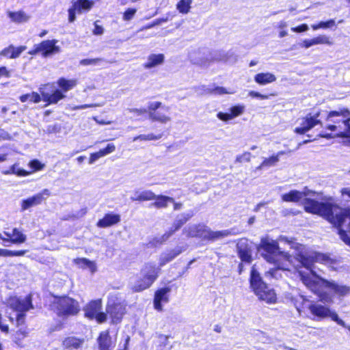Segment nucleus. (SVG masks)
I'll use <instances>...</instances> for the list:
<instances>
[{"label":"nucleus","mask_w":350,"mask_h":350,"mask_svg":"<svg viewBox=\"0 0 350 350\" xmlns=\"http://www.w3.org/2000/svg\"><path fill=\"white\" fill-rule=\"evenodd\" d=\"M327 257L321 254H315L314 256H307L299 254L297 256V261L302 267L310 271V273H305L299 271L302 282L314 293H319L320 289L326 288L332 291L338 297H345L350 294V286L339 284L334 281H328L318 276L312 270L314 261H326Z\"/></svg>","instance_id":"f257e3e1"},{"label":"nucleus","mask_w":350,"mask_h":350,"mask_svg":"<svg viewBox=\"0 0 350 350\" xmlns=\"http://www.w3.org/2000/svg\"><path fill=\"white\" fill-rule=\"evenodd\" d=\"M350 112L348 109L340 111H332L327 115L321 112H317L314 114L309 113L302 120L301 126L296 127L295 132L302 135L321 124V119L325 118L327 121L332 122L327 126V129L331 131H336V135L342 137L350 136Z\"/></svg>","instance_id":"f03ea898"},{"label":"nucleus","mask_w":350,"mask_h":350,"mask_svg":"<svg viewBox=\"0 0 350 350\" xmlns=\"http://www.w3.org/2000/svg\"><path fill=\"white\" fill-rule=\"evenodd\" d=\"M332 198H329L331 200ZM306 212L319 215L326 218L338 228L346 222L350 229V216L342 212L339 206L330 201L319 202L310 198H305L302 200Z\"/></svg>","instance_id":"7ed1b4c3"},{"label":"nucleus","mask_w":350,"mask_h":350,"mask_svg":"<svg viewBox=\"0 0 350 350\" xmlns=\"http://www.w3.org/2000/svg\"><path fill=\"white\" fill-rule=\"evenodd\" d=\"M250 287L255 295L261 301L267 304H273L276 301V293L273 288L264 282L258 271L252 267L250 272Z\"/></svg>","instance_id":"20e7f679"},{"label":"nucleus","mask_w":350,"mask_h":350,"mask_svg":"<svg viewBox=\"0 0 350 350\" xmlns=\"http://www.w3.org/2000/svg\"><path fill=\"white\" fill-rule=\"evenodd\" d=\"M261 256L269 262L276 265L280 257L286 258L287 253L280 251L278 243L268 237H263L257 247Z\"/></svg>","instance_id":"39448f33"},{"label":"nucleus","mask_w":350,"mask_h":350,"mask_svg":"<svg viewBox=\"0 0 350 350\" xmlns=\"http://www.w3.org/2000/svg\"><path fill=\"white\" fill-rule=\"evenodd\" d=\"M159 269L152 264H146L142 269L139 278L131 283V288L135 292L149 288L158 276Z\"/></svg>","instance_id":"423d86ee"},{"label":"nucleus","mask_w":350,"mask_h":350,"mask_svg":"<svg viewBox=\"0 0 350 350\" xmlns=\"http://www.w3.org/2000/svg\"><path fill=\"white\" fill-rule=\"evenodd\" d=\"M53 307L59 317L76 315L80 310L78 301L68 296L55 297Z\"/></svg>","instance_id":"0eeeda50"},{"label":"nucleus","mask_w":350,"mask_h":350,"mask_svg":"<svg viewBox=\"0 0 350 350\" xmlns=\"http://www.w3.org/2000/svg\"><path fill=\"white\" fill-rule=\"evenodd\" d=\"M58 41L57 40H47L41 42L34 46L35 49L29 53L35 55L38 53H42L43 57H48L60 52V47L56 45Z\"/></svg>","instance_id":"6e6552de"},{"label":"nucleus","mask_w":350,"mask_h":350,"mask_svg":"<svg viewBox=\"0 0 350 350\" xmlns=\"http://www.w3.org/2000/svg\"><path fill=\"white\" fill-rule=\"evenodd\" d=\"M309 310L313 315L319 318L324 319L326 317H330L332 320L337 323L338 325L343 327H346L345 321L340 319L335 312L332 311L329 308L321 304H311L309 306Z\"/></svg>","instance_id":"1a4fd4ad"},{"label":"nucleus","mask_w":350,"mask_h":350,"mask_svg":"<svg viewBox=\"0 0 350 350\" xmlns=\"http://www.w3.org/2000/svg\"><path fill=\"white\" fill-rule=\"evenodd\" d=\"M8 304L10 308L18 312V313H25L30 309L33 308L32 297L30 294L24 298L16 296L11 297L8 301Z\"/></svg>","instance_id":"9d476101"},{"label":"nucleus","mask_w":350,"mask_h":350,"mask_svg":"<svg viewBox=\"0 0 350 350\" xmlns=\"http://www.w3.org/2000/svg\"><path fill=\"white\" fill-rule=\"evenodd\" d=\"M94 0H76L72 1V5L68 9L69 22H73L76 19V15L82 12H89L94 5Z\"/></svg>","instance_id":"9b49d317"},{"label":"nucleus","mask_w":350,"mask_h":350,"mask_svg":"<svg viewBox=\"0 0 350 350\" xmlns=\"http://www.w3.org/2000/svg\"><path fill=\"white\" fill-rule=\"evenodd\" d=\"M51 195V192L48 189H43L41 192L31 196L21 201V211H24L31 207L39 205L46 200V197Z\"/></svg>","instance_id":"f8f14e48"},{"label":"nucleus","mask_w":350,"mask_h":350,"mask_svg":"<svg viewBox=\"0 0 350 350\" xmlns=\"http://www.w3.org/2000/svg\"><path fill=\"white\" fill-rule=\"evenodd\" d=\"M209 65L215 62H223L228 64H234L237 62V56L232 51H215L208 52Z\"/></svg>","instance_id":"ddd939ff"},{"label":"nucleus","mask_w":350,"mask_h":350,"mask_svg":"<svg viewBox=\"0 0 350 350\" xmlns=\"http://www.w3.org/2000/svg\"><path fill=\"white\" fill-rule=\"evenodd\" d=\"M190 61L202 67L209 66L208 51L206 49H195L189 53Z\"/></svg>","instance_id":"4468645a"},{"label":"nucleus","mask_w":350,"mask_h":350,"mask_svg":"<svg viewBox=\"0 0 350 350\" xmlns=\"http://www.w3.org/2000/svg\"><path fill=\"white\" fill-rule=\"evenodd\" d=\"M208 227L203 224H191L186 226L183 230V234L188 237H198L205 239Z\"/></svg>","instance_id":"2eb2a0df"},{"label":"nucleus","mask_w":350,"mask_h":350,"mask_svg":"<svg viewBox=\"0 0 350 350\" xmlns=\"http://www.w3.org/2000/svg\"><path fill=\"white\" fill-rule=\"evenodd\" d=\"M171 291L169 286L161 288L155 292L154 297V307L158 311L163 310L162 303H167L169 301L168 294Z\"/></svg>","instance_id":"dca6fc26"},{"label":"nucleus","mask_w":350,"mask_h":350,"mask_svg":"<svg viewBox=\"0 0 350 350\" xmlns=\"http://www.w3.org/2000/svg\"><path fill=\"white\" fill-rule=\"evenodd\" d=\"M107 312L112 319L113 323H118L125 313V308L121 304H108Z\"/></svg>","instance_id":"f3484780"},{"label":"nucleus","mask_w":350,"mask_h":350,"mask_svg":"<svg viewBox=\"0 0 350 350\" xmlns=\"http://www.w3.org/2000/svg\"><path fill=\"white\" fill-rule=\"evenodd\" d=\"M239 257L242 262L250 263L252 260V252L247 240H241L237 245Z\"/></svg>","instance_id":"a211bd4d"},{"label":"nucleus","mask_w":350,"mask_h":350,"mask_svg":"<svg viewBox=\"0 0 350 350\" xmlns=\"http://www.w3.org/2000/svg\"><path fill=\"white\" fill-rule=\"evenodd\" d=\"M237 232L234 229L224 230L219 231H213L208 227L206 233V240L215 241L224 237L235 235Z\"/></svg>","instance_id":"6ab92c4d"},{"label":"nucleus","mask_w":350,"mask_h":350,"mask_svg":"<svg viewBox=\"0 0 350 350\" xmlns=\"http://www.w3.org/2000/svg\"><path fill=\"white\" fill-rule=\"evenodd\" d=\"M165 56L162 53H152L147 57V61L143 64L146 69H151L163 64Z\"/></svg>","instance_id":"aec40b11"},{"label":"nucleus","mask_w":350,"mask_h":350,"mask_svg":"<svg viewBox=\"0 0 350 350\" xmlns=\"http://www.w3.org/2000/svg\"><path fill=\"white\" fill-rule=\"evenodd\" d=\"M4 234L8 237L6 239L7 242L21 244L26 241L27 237L25 234L22 233L18 228H14L12 233L8 232H4Z\"/></svg>","instance_id":"412c9836"},{"label":"nucleus","mask_w":350,"mask_h":350,"mask_svg":"<svg viewBox=\"0 0 350 350\" xmlns=\"http://www.w3.org/2000/svg\"><path fill=\"white\" fill-rule=\"evenodd\" d=\"M120 221V216L118 214L107 213L103 218L99 219L97 222V226L99 228H107L118 224Z\"/></svg>","instance_id":"4be33fe9"},{"label":"nucleus","mask_w":350,"mask_h":350,"mask_svg":"<svg viewBox=\"0 0 350 350\" xmlns=\"http://www.w3.org/2000/svg\"><path fill=\"white\" fill-rule=\"evenodd\" d=\"M162 111H168L169 107L163 106L161 110L156 111L155 112L149 114V119L152 122H159L161 124H165L170 122L171 120V118Z\"/></svg>","instance_id":"5701e85b"},{"label":"nucleus","mask_w":350,"mask_h":350,"mask_svg":"<svg viewBox=\"0 0 350 350\" xmlns=\"http://www.w3.org/2000/svg\"><path fill=\"white\" fill-rule=\"evenodd\" d=\"M101 301L100 299L92 301L85 308V315L86 317L93 319L95 315L101 310Z\"/></svg>","instance_id":"b1692460"},{"label":"nucleus","mask_w":350,"mask_h":350,"mask_svg":"<svg viewBox=\"0 0 350 350\" xmlns=\"http://www.w3.org/2000/svg\"><path fill=\"white\" fill-rule=\"evenodd\" d=\"M155 193L150 190H136L131 197L132 201H150L155 198Z\"/></svg>","instance_id":"393cba45"},{"label":"nucleus","mask_w":350,"mask_h":350,"mask_svg":"<svg viewBox=\"0 0 350 350\" xmlns=\"http://www.w3.org/2000/svg\"><path fill=\"white\" fill-rule=\"evenodd\" d=\"M183 252L180 247H176L166 253H163L159 258V267L164 266L166 263L172 261Z\"/></svg>","instance_id":"a878e982"},{"label":"nucleus","mask_w":350,"mask_h":350,"mask_svg":"<svg viewBox=\"0 0 350 350\" xmlns=\"http://www.w3.org/2000/svg\"><path fill=\"white\" fill-rule=\"evenodd\" d=\"M196 92H198L201 94H213L217 95H222L225 94H233V92H229L224 87H215L214 88H206L205 85H202L196 88Z\"/></svg>","instance_id":"bb28decb"},{"label":"nucleus","mask_w":350,"mask_h":350,"mask_svg":"<svg viewBox=\"0 0 350 350\" xmlns=\"http://www.w3.org/2000/svg\"><path fill=\"white\" fill-rule=\"evenodd\" d=\"M193 213L190 211L187 213H182L178 215L174 220L171 228H173L174 232L178 230L187 221H189L193 216Z\"/></svg>","instance_id":"cd10ccee"},{"label":"nucleus","mask_w":350,"mask_h":350,"mask_svg":"<svg viewBox=\"0 0 350 350\" xmlns=\"http://www.w3.org/2000/svg\"><path fill=\"white\" fill-rule=\"evenodd\" d=\"M99 350H111L112 341L111 336L107 332H103L100 334L98 339Z\"/></svg>","instance_id":"c85d7f7f"},{"label":"nucleus","mask_w":350,"mask_h":350,"mask_svg":"<svg viewBox=\"0 0 350 350\" xmlns=\"http://www.w3.org/2000/svg\"><path fill=\"white\" fill-rule=\"evenodd\" d=\"M42 100L49 104H56L59 100L64 98L65 95L59 90H57L53 93L41 92Z\"/></svg>","instance_id":"c756f323"},{"label":"nucleus","mask_w":350,"mask_h":350,"mask_svg":"<svg viewBox=\"0 0 350 350\" xmlns=\"http://www.w3.org/2000/svg\"><path fill=\"white\" fill-rule=\"evenodd\" d=\"M154 202L151 204L152 206L156 208H165L168 203L174 202V198L164 195H155Z\"/></svg>","instance_id":"7c9ffc66"},{"label":"nucleus","mask_w":350,"mask_h":350,"mask_svg":"<svg viewBox=\"0 0 350 350\" xmlns=\"http://www.w3.org/2000/svg\"><path fill=\"white\" fill-rule=\"evenodd\" d=\"M254 80L258 84L265 85L274 82L276 80V77L270 72H260L254 76Z\"/></svg>","instance_id":"2f4dec72"},{"label":"nucleus","mask_w":350,"mask_h":350,"mask_svg":"<svg viewBox=\"0 0 350 350\" xmlns=\"http://www.w3.org/2000/svg\"><path fill=\"white\" fill-rule=\"evenodd\" d=\"M25 49L26 47L23 46L14 47L13 45H10L1 51V55L14 59L18 57Z\"/></svg>","instance_id":"473e14b6"},{"label":"nucleus","mask_w":350,"mask_h":350,"mask_svg":"<svg viewBox=\"0 0 350 350\" xmlns=\"http://www.w3.org/2000/svg\"><path fill=\"white\" fill-rule=\"evenodd\" d=\"M320 44H331V42H329L328 37L325 36H319L312 39H308L304 40L301 46L303 47L308 49L313 45Z\"/></svg>","instance_id":"72a5a7b5"},{"label":"nucleus","mask_w":350,"mask_h":350,"mask_svg":"<svg viewBox=\"0 0 350 350\" xmlns=\"http://www.w3.org/2000/svg\"><path fill=\"white\" fill-rule=\"evenodd\" d=\"M2 173L5 175L16 174L18 176H26L31 174L24 169L19 168L17 163L12 165L9 170H3Z\"/></svg>","instance_id":"f704fd0d"},{"label":"nucleus","mask_w":350,"mask_h":350,"mask_svg":"<svg viewBox=\"0 0 350 350\" xmlns=\"http://www.w3.org/2000/svg\"><path fill=\"white\" fill-rule=\"evenodd\" d=\"M282 199L284 202H298L302 198L299 191L291 190L288 193L283 194Z\"/></svg>","instance_id":"c9c22d12"},{"label":"nucleus","mask_w":350,"mask_h":350,"mask_svg":"<svg viewBox=\"0 0 350 350\" xmlns=\"http://www.w3.org/2000/svg\"><path fill=\"white\" fill-rule=\"evenodd\" d=\"M83 342V340L75 337H68L63 341V345L67 349H79Z\"/></svg>","instance_id":"e433bc0d"},{"label":"nucleus","mask_w":350,"mask_h":350,"mask_svg":"<svg viewBox=\"0 0 350 350\" xmlns=\"http://www.w3.org/2000/svg\"><path fill=\"white\" fill-rule=\"evenodd\" d=\"M76 263L81 268H88L92 273H94L96 270V264L85 258H78L76 260Z\"/></svg>","instance_id":"4c0bfd02"},{"label":"nucleus","mask_w":350,"mask_h":350,"mask_svg":"<svg viewBox=\"0 0 350 350\" xmlns=\"http://www.w3.org/2000/svg\"><path fill=\"white\" fill-rule=\"evenodd\" d=\"M57 84L64 92H67L73 88L77 85L76 80H67L64 78H60L57 81Z\"/></svg>","instance_id":"58836bf2"},{"label":"nucleus","mask_w":350,"mask_h":350,"mask_svg":"<svg viewBox=\"0 0 350 350\" xmlns=\"http://www.w3.org/2000/svg\"><path fill=\"white\" fill-rule=\"evenodd\" d=\"M8 15L13 22H25L29 18L23 11L9 12Z\"/></svg>","instance_id":"ea45409f"},{"label":"nucleus","mask_w":350,"mask_h":350,"mask_svg":"<svg viewBox=\"0 0 350 350\" xmlns=\"http://www.w3.org/2000/svg\"><path fill=\"white\" fill-rule=\"evenodd\" d=\"M279 161L278 156L273 155L269 158H266L262 163L256 167L257 170H262L265 167H269L274 166Z\"/></svg>","instance_id":"a19ab883"},{"label":"nucleus","mask_w":350,"mask_h":350,"mask_svg":"<svg viewBox=\"0 0 350 350\" xmlns=\"http://www.w3.org/2000/svg\"><path fill=\"white\" fill-rule=\"evenodd\" d=\"M192 1L191 0H180L176 5V8L179 12L187 14L189 12Z\"/></svg>","instance_id":"79ce46f5"},{"label":"nucleus","mask_w":350,"mask_h":350,"mask_svg":"<svg viewBox=\"0 0 350 350\" xmlns=\"http://www.w3.org/2000/svg\"><path fill=\"white\" fill-rule=\"evenodd\" d=\"M28 100H29L35 103H38L41 100V98H40V94L35 92H33L31 94H23L20 96V100L22 103H25Z\"/></svg>","instance_id":"37998d69"},{"label":"nucleus","mask_w":350,"mask_h":350,"mask_svg":"<svg viewBox=\"0 0 350 350\" xmlns=\"http://www.w3.org/2000/svg\"><path fill=\"white\" fill-rule=\"evenodd\" d=\"M103 62L107 63L108 62L103 58L83 59L80 61L79 64L82 66H100Z\"/></svg>","instance_id":"c03bdc74"},{"label":"nucleus","mask_w":350,"mask_h":350,"mask_svg":"<svg viewBox=\"0 0 350 350\" xmlns=\"http://www.w3.org/2000/svg\"><path fill=\"white\" fill-rule=\"evenodd\" d=\"M162 134L154 135L153 133H149L148 135H139L133 138V142H136L137 140L142 141H150V140H157L162 137Z\"/></svg>","instance_id":"a18cd8bd"},{"label":"nucleus","mask_w":350,"mask_h":350,"mask_svg":"<svg viewBox=\"0 0 350 350\" xmlns=\"http://www.w3.org/2000/svg\"><path fill=\"white\" fill-rule=\"evenodd\" d=\"M174 230H173V228H170L168 231H167L165 234H163L161 237H155L154 239V241L156 243L162 244L165 243L168 239L172 236L174 234Z\"/></svg>","instance_id":"49530a36"},{"label":"nucleus","mask_w":350,"mask_h":350,"mask_svg":"<svg viewBox=\"0 0 350 350\" xmlns=\"http://www.w3.org/2000/svg\"><path fill=\"white\" fill-rule=\"evenodd\" d=\"M244 106L242 105H235L230 109V115L232 116V119L237 116H240L244 111Z\"/></svg>","instance_id":"de8ad7c7"},{"label":"nucleus","mask_w":350,"mask_h":350,"mask_svg":"<svg viewBox=\"0 0 350 350\" xmlns=\"http://www.w3.org/2000/svg\"><path fill=\"white\" fill-rule=\"evenodd\" d=\"M163 106H162V103L161 102H159V101H156V102H149L148 103V115L152 113H154L156 111H157V109H159V108H161Z\"/></svg>","instance_id":"09e8293b"},{"label":"nucleus","mask_w":350,"mask_h":350,"mask_svg":"<svg viewBox=\"0 0 350 350\" xmlns=\"http://www.w3.org/2000/svg\"><path fill=\"white\" fill-rule=\"evenodd\" d=\"M29 166L33 170V171H38L42 170L44 165L42 164L40 161H39L38 159H33L31 160L29 163Z\"/></svg>","instance_id":"8fccbe9b"},{"label":"nucleus","mask_w":350,"mask_h":350,"mask_svg":"<svg viewBox=\"0 0 350 350\" xmlns=\"http://www.w3.org/2000/svg\"><path fill=\"white\" fill-rule=\"evenodd\" d=\"M136 9L135 8H128L125 10L123 14V19L124 21H130L133 18L135 14L136 13Z\"/></svg>","instance_id":"3c124183"},{"label":"nucleus","mask_w":350,"mask_h":350,"mask_svg":"<svg viewBox=\"0 0 350 350\" xmlns=\"http://www.w3.org/2000/svg\"><path fill=\"white\" fill-rule=\"evenodd\" d=\"M61 131V126L59 124L48 125L46 127V133L49 134L57 133Z\"/></svg>","instance_id":"603ef678"},{"label":"nucleus","mask_w":350,"mask_h":350,"mask_svg":"<svg viewBox=\"0 0 350 350\" xmlns=\"http://www.w3.org/2000/svg\"><path fill=\"white\" fill-rule=\"evenodd\" d=\"M251 153L249 152H245L243 154L237 155L236 157V162L241 163L243 161L249 162L250 161Z\"/></svg>","instance_id":"864d4df0"},{"label":"nucleus","mask_w":350,"mask_h":350,"mask_svg":"<svg viewBox=\"0 0 350 350\" xmlns=\"http://www.w3.org/2000/svg\"><path fill=\"white\" fill-rule=\"evenodd\" d=\"M338 234L340 235V239L348 245L350 246V237L347 234L346 231L339 228Z\"/></svg>","instance_id":"5fc2aeb1"},{"label":"nucleus","mask_w":350,"mask_h":350,"mask_svg":"<svg viewBox=\"0 0 350 350\" xmlns=\"http://www.w3.org/2000/svg\"><path fill=\"white\" fill-rule=\"evenodd\" d=\"M334 27H335V23H318L317 25H312V29L314 30H316V29H319V28L332 29Z\"/></svg>","instance_id":"6e6d98bb"},{"label":"nucleus","mask_w":350,"mask_h":350,"mask_svg":"<svg viewBox=\"0 0 350 350\" xmlns=\"http://www.w3.org/2000/svg\"><path fill=\"white\" fill-rule=\"evenodd\" d=\"M248 95L252 98H260V99H268L269 98V96H271L272 94L265 95V94H262L258 92L250 91L248 93Z\"/></svg>","instance_id":"4d7b16f0"},{"label":"nucleus","mask_w":350,"mask_h":350,"mask_svg":"<svg viewBox=\"0 0 350 350\" xmlns=\"http://www.w3.org/2000/svg\"><path fill=\"white\" fill-rule=\"evenodd\" d=\"M217 117L224 122H227L230 120L232 119V116L230 115V113H224V112H219L217 114Z\"/></svg>","instance_id":"13d9d810"},{"label":"nucleus","mask_w":350,"mask_h":350,"mask_svg":"<svg viewBox=\"0 0 350 350\" xmlns=\"http://www.w3.org/2000/svg\"><path fill=\"white\" fill-rule=\"evenodd\" d=\"M26 314L24 312L18 313L16 315V325L20 326L25 323Z\"/></svg>","instance_id":"bf43d9fd"},{"label":"nucleus","mask_w":350,"mask_h":350,"mask_svg":"<svg viewBox=\"0 0 350 350\" xmlns=\"http://www.w3.org/2000/svg\"><path fill=\"white\" fill-rule=\"evenodd\" d=\"M321 288L320 289L319 293H316L317 295H319L321 301L324 303H332V298L329 295H327L326 293L321 294Z\"/></svg>","instance_id":"052dcab7"},{"label":"nucleus","mask_w":350,"mask_h":350,"mask_svg":"<svg viewBox=\"0 0 350 350\" xmlns=\"http://www.w3.org/2000/svg\"><path fill=\"white\" fill-rule=\"evenodd\" d=\"M127 110L131 113H136L137 116H141V115L146 113L148 112L147 109L145 108H143V109L129 108Z\"/></svg>","instance_id":"680f3d73"},{"label":"nucleus","mask_w":350,"mask_h":350,"mask_svg":"<svg viewBox=\"0 0 350 350\" xmlns=\"http://www.w3.org/2000/svg\"><path fill=\"white\" fill-rule=\"evenodd\" d=\"M5 77L6 78L11 77V72L5 66L0 67V77Z\"/></svg>","instance_id":"e2e57ef3"},{"label":"nucleus","mask_w":350,"mask_h":350,"mask_svg":"<svg viewBox=\"0 0 350 350\" xmlns=\"http://www.w3.org/2000/svg\"><path fill=\"white\" fill-rule=\"evenodd\" d=\"M94 318L98 323H103L107 319V314L104 312H98L96 315H95Z\"/></svg>","instance_id":"0e129e2a"},{"label":"nucleus","mask_w":350,"mask_h":350,"mask_svg":"<svg viewBox=\"0 0 350 350\" xmlns=\"http://www.w3.org/2000/svg\"><path fill=\"white\" fill-rule=\"evenodd\" d=\"M94 28L93 29V33L99 36L103 33L104 29L102 26L98 25L97 23H94Z\"/></svg>","instance_id":"69168bd1"},{"label":"nucleus","mask_w":350,"mask_h":350,"mask_svg":"<svg viewBox=\"0 0 350 350\" xmlns=\"http://www.w3.org/2000/svg\"><path fill=\"white\" fill-rule=\"evenodd\" d=\"M308 27L306 23H302L301 25H299L296 27H292V30L296 32H304L308 30Z\"/></svg>","instance_id":"338daca9"},{"label":"nucleus","mask_w":350,"mask_h":350,"mask_svg":"<svg viewBox=\"0 0 350 350\" xmlns=\"http://www.w3.org/2000/svg\"><path fill=\"white\" fill-rule=\"evenodd\" d=\"M301 194V198L307 197L308 196H314L316 194L315 191H313L307 187H305L304 189L302 191H300Z\"/></svg>","instance_id":"774afa93"}]
</instances>
